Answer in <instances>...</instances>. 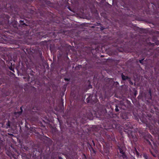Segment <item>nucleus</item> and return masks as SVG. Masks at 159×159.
Instances as JSON below:
<instances>
[{
  "mask_svg": "<svg viewBox=\"0 0 159 159\" xmlns=\"http://www.w3.org/2000/svg\"><path fill=\"white\" fill-rule=\"evenodd\" d=\"M122 78L123 80H125L126 79H127L128 78L127 76H125L123 74L122 75Z\"/></svg>",
  "mask_w": 159,
  "mask_h": 159,
  "instance_id": "obj_1",
  "label": "nucleus"
},
{
  "mask_svg": "<svg viewBox=\"0 0 159 159\" xmlns=\"http://www.w3.org/2000/svg\"><path fill=\"white\" fill-rule=\"evenodd\" d=\"M150 92V94H151V92H150H150Z\"/></svg>",
  "mask_w": 159,
  "mask_h": 159,
  "instance_id": "obj_7",
  "label": "nucleus"
},
{
  "mask_svg": "<svg viewBox=\"0 0 159 159\" xmlns=\"http://www.w3.org/2000/svg\"><path fill=\"white\" fill-rule=\"evenodd\" d=\"M65 80H67V79H65Z\"/></svg>",
  "mask_w": 159,
  "mask_h": 159,
  "instance_id": "obj_8",
  "label": "nucleus"
},
{
  "mask_svg": "<svg viewBox=\"0 0 159 159\" xmlns=\"http://www.w3.org/2000/svg\"><path fill=\"white\" fill-rule=\"evenodd\" d=\"M120 152L122 154H124V152L123 151V150L120 148H119Z\"/></svg>",
  "mask_w": 159,
  "mask_h": 159,
  "instance_id": "obj_2",
  "label": "nucleus"
},
{
  "mask_svg": "<svg viewBox=\"0 0 159 159\" xmlns=\"http://www.w3.org/2000/svg\"><path fill=\"white\" fill-rule=\"evenodd\" d=\"M143 156L146 159H148V157L146 154H144Z\"/></svg>",
  "mask_w": 159,
  "mask_h": 159,
  "instance_id": "obj_3",
  "label": "nucleus"
},
{
  "mask_svg": "<svg viewBox=\"0 0 159 159\" xmlns=\"http://www.w3.org/2000/svg\"><path fill=\"white\" fill-rule=\"evenodd\" d=\"M143 60H139V61L140 62V63H142V61H143Z\"/></svg>",
  "mask_w": 159,
  "mask_h": 159,
  "instance_id": "obj_6",
  "label": "nucleus"
},
{
  "mask_svg": "<svg viewBox=\"0 0 159 159\" xmlns=\"http://www.w3.org/2000/svg\"><path fill=\"white\" fill-rule=\"evenodd\" d=\"M115 110L117 112L118 111H119L118 107L117 106H116V108L115 109Z\"/></svg>",
  "mask_w": 159,
  "mask_h": 159,
  "instance_id": "obj_5",
  "label": "nucleus"
},
{
  "mask_svg": "<svg viewBox=\"0 0 159 159\" xmlns=\"http://www.w3.org/2000/svg\"><path fill=\"white\" fill-rule=\"evenodd\" d=\"M7 128H8V127H9L10 125V122L9 121H8L7 123Z\"/></svg>",
  "mask_w": 159,
  "mask_h": 159,
  "instance_id": "obj_4",
  "label": "nucleus"
}]
</instances>
